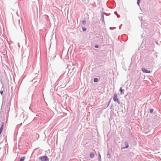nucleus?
Returning a JSON list of instances; mask_svg holds the SVG:
<instances>
[{
    "label": "nucleus",
    "mask_w": 161,
    "mask_h": 161,
    "mask_svg": "<svg viewBox=\"0 0 161 161\" xmlns=\"http://www.w3.org/2000/svg\"><path fill=\"white\" fill-rule=\"evenodd\" d=\"M153 109H151L150 110V112L151 113H152L153 112Z\"/></svg>",
    "instance_id": "9d476101"
},
{
    "label": "nucleus",
    "mask_w": 161,
    "mask_h": 161,
    "mask_svg": "<svg viewBox=\"0 0 161 161\" xmlns=\"http://www.w3.org/2000/svg\"><path fill=\"white\" fill-rule=\"evenodd\" d=\"M3 125H2V126L0 128V135H1V134L2 131H3Z\"/></svg>",
    "instance_id": "20e7f679"
},
{
    "label": "nucleus",
    "mask_w": 161,
    "mask_h": 161,
    "mask_svg": "<svg viewBox=\"0 0 161 161\" xmlns=\"http://www.w3.org/2000/svg\"><path fill=\"white\" fill-rule=\"evenodd\" d=\"M83 31H86V28H83Z\"/></svg>",
    "instance_id": "2eb2a0df"
},
{
    "label": "nucleus",
    "mask_w": 161,
    "mask_h": 161,
    "mask_svg": "<svg viewBox=\"0 0 161 161\" xmlns=\"http://www.w3.org/2000/svg\"><path fill=\"white\" fill-rule=\"evenodd\" d=\"M98 156H99V159H101V157L100 154L99 153H98Z\"/></svg>",
    "instance_id": "9b49d317"
},
{
    "label": "nucleus",
    "mask_w": 161,
    "mask_h": 161,
    "mask_svg": "<svg viewBox=\"0 0 161 161\" xmlns=\"http://www.w3.org/2000/svg\"><path fill=\"white\" fill-rule=\"evenodd\" d=\"M98 81V79H97V78H95L94 79V80H93V81L94 82H97Z\"/></svg>",
    "instance_id": "1a4fd4ad"
},
{
    "label": "nucleus",
    "mask_w": 161,
    "mask_h": 161,
    "mask_svg": "<svg viewBox=\"0 0 161 161\" xmlns=\"http://www.w3.org/2000/svg\"><path fill=\"white\" fill-rule=\"evenodd\" d=\"M95 47L96 48H98V46L97 45H96L95 46Z\"/></svg>",
    "instance_id": "4468645a"
},
{
    "label": "nucleus",
    "mask_w": 161,
    "mask_h": 161,
    "mask_svg": "<svg viewBox=\"0 0 161 161\" xmlns=\"http://www.w3.org/2000/svg\"><path fill=\"white\" fill-rule=\"evenodd\" d=\"M140 0H138L137 3L138 4H139L140 2Z\"/></svg>",
    "instance_id": "f8f14e48"
},
{
    "label": "nucleus",
    "mask_w": 161,
    "mask_h": 161,
    "mask_svg": "<svg viewBox=\"0 0 161 161\" xmlns=\"http://www.w3.org/2000/svg\"><path fill=\"white\" fill-rule=\"evenodd\" d=\"M39 159L41 161H49V159L47 156L40 157Z\"/></svg>",
    "instance_id": "f03ea898"
},
{
    "label": "nucleus",
    "mask_w": 161,
    "mask_h": 161,
    "mask_svg": "<svg viewBox=\"0 0 161 161\" xmlns=\"http://www.w3.org/2000/svg\"><path fill=\"white\" fill-rule=\"evenodd\" d=\"M3 92L2 91H1L0 93L1 94H2Z\"/></svg>",
    "instance_id": "dca6fc26"
},
{
    "label": "nucleus",
    "mask_w": 161,
    "mask_h": 161,
    "mask_svg": "<svg viewBox=\"0 0 161 161\" xmlns=\"http://www.w3.org/2000/svg\"><path fill=\"white\" fill-rule=\"evenodd\" d=\"M94 154L93 152L91 153L90 154V157L91 158H93L94 157Z\"/></svg>",
    "instance_id": "39448f33"
},
{
    "label": "nucleus",
    "mask_w": 161,
    "mask_h": 161,
    "mask_svg": "<svg viewBox=\"0 0 161 161\" xmlns=\"http://www.w3.org/2000/svg\"><path fill=\"white\" fill-rule=\"evenodd\" d=\"M113 100L115 102H117L119 104L120 103L119 101V100L118 98L117 94L116 93H115L114 95Z\"/></svg>",
    "instance_id": "f257e3e1"
},
{
    "label": "nucleus",
    "mask_w": 161,
    "mask_h": 161,
    "mask_svg": "<svg viewBox=\"0 0 161 161\" xmlns=\"http://www.w3.org/2000/svg\"><path fill=\"white\" fill-rule=\"evenodd\" d=\"M25 159V157H24L20 158L19 161H24Z\"/></svg>",
    "instance_id": "0eeeda50"
},
{
    "label": "nucleus",
    "mask_w": 161,
    "mask_h": 161,
    "mask_svg": "<svg viewBox=\"0 0 161 161\" xmlns=\"http://www.w3.org/2000/svg\"><path fill=\"white\" fill-rule=\"evenodd\" d=\"M82 23H83V24H85V23H86V21H85V20L83 21H82Z\"/></svg>",
    "instance_id": "ddd939ff"
},
{
    "label": "nucleus",
    "mask_w": 161,
    "mask_h": 161,
    "mask_svg": "<svg viewBox=\"0 0 161 161\" xmlns=\"http://www.w3.org/2000/svg\"><path fill=\"white\" fill-rule=\"evenodd\" d=\"M120 94L122 95L123 94V90L122 87L120 88Z\"/></svg>",
    "instance_id": "6e6552de"
},
{
    "label": "nucleus",
    "mask_w": 161,
    "mask_h": 161,
    "mask_svg": "<svg viewBox=\"0 0 161 161\" xmlns=\"http://www.w3.org/2000/svg\"><path fill=\"white\" fill-rule=\"evenodd\" d=\"M142 70L144 73H150V71H148L145 68H142Z\"/></svg>",
    "instance_id": "7ed1b4c3"
},
{
    "label": "nucleus",
    "mask_w": 161,
    "mask_h": 161,
    "mask_svg": "<svg viewBox=\"0 0 161 161\" xmlns=\"http://www.w3.org/2000/svg\"><path fill=\"white\" fill-rule=\"evenodd\" d=\"M125 144L126 145V147H124V148H127L129 147V145L127 142H125Z\"/></svg>",
    "instance_id": "423d86ee"
}]
</instances>
